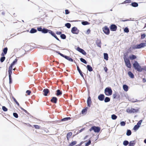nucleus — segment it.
<instances>
[{
	"mask_svg": "<svg viewBox=\"0 0 146 146\" xmlns=\"http://www.w3.org/2000/svg\"><path fill=\"white\" fill-rule=\"evenodd\" d=\"M52 31L44 27L42 28V33L44 34L49 33L50 34H51Z\"/></svg>",
	"mask_w": 146,
	"mask_h": 146,
	"instance_id": "9d476101",
	"label": "nucleus"
},
{
	"mask_svg": "<svg viewBox=\"0 0 146 146\" xmlns=\"http://www.w3.org/2000/svg\"><path fill=\"white\" fill-rule=\"evenodd\" d=\"M31 92L30 90H27L26 91V93L28 95H29L31 93Z\"/></svg>",
	"mask_w": 146,
	"mask_h": 146,
	"instance_id": "69168bd1",
	"label": "nucleus"
},
{
	"mask_svg": "<svg viewBox=\"0 0 146 146\" xmlns=\"http://www.w3.org/2000/svg\"><path fill=\"white\" fill-rule=\"evenodd\" d=\"M37 32V30L35 28H31V29L30 33L31 34L34 33H36Z\"/></svg>",
	"mask_w": 146,
	"mask_h": 146,
	"instance_id": "473e14b6",
	"label": "nucleus"
},
{
	"mask_svg": "<svg viewBox=\"0 0 146 146\" xmlns=\"http://www.w3.org/2000/svg\"><path fill=\"white\" fill-rule=\"evenodd\" d=\"M104 59L106 60H108V53H104Z\"/></svg>",
	"mask_w": 146,
	"mask_h": 146,
	"instance_id": "2f4dec72",
	"label": "nucleus"
},
{
	"mask_svg": "<svg viewBox=\"0 0 146 146\" xmlns=\"http://www.w3.org/2000/svg\"><path fill=\"white\" fill-rule=\"evenodd\" d=\"M123 88L125 91L127 92L129 89L128 86L126 84H123Z\"/></svg>",
	"mask_w": 146,
	"mask_h": 146,
	"instance_id": "b1692460",
	"label": "nucleus"
},
{
	"mask_svg": "<svg viewBox=\"0 0 146 146\" xmlns=\"http://www.w3.org/2000/svg\"><path fill=\"white\" fill-rule=\"evenodd\" d=\"M76 50L84 55H85L87 54L86 52L84 49L80 48L79 47H78L76 48Z\"/></svg>",
	"mask_w": 146,
	"mask_h": 146,
	"instance_id": "9b49d317",
	"label": "nucleus"
},
{
	"mask_svg": "<svg viewBox=\"0 0 146 146\" xmlns=\"http://www.w3.org/2000/svg\"><path fill=\"white\" fill-rule=\"evenodd\" d=\"M117 118V116L115 114H113L111 115V118L113 120H115Z\"/></svg>",
	"mask_w": 146,
	"mask_h": 146,
	"instance_id": "37998d69",
	"label": "nucleus"
},
{
	"mask_svg": "<svg viewBox=\"0 0 146 146\" xmlns=\"http://www.w3.org/2000/svg\"><path fill=\"white\" fill-rule=\"evenodd\" d=\"M139 127H140L139 126L136 124L134 126L133 129L135 131H136L139 129Z\"/></svg>",
	"mask_w": 146,
	"mask_h": 146,
	"instance_id": "ea45409f",
	"label": "nucleus"
},
{
	"mask_svg": "<svg viewBox=\"0 0 146 146\" xmlns=\"http://www.w3.org/2000/svg\"><path fill=\"white\" fill-rule=\"evenodd\" d=\"M127 74L131 78H134V74L130 71L128 72Z\"/></svg>",
	"mask_w": 146,
	"mask_h": 146,
	"instance_id": "393cba45",
	"label": "nucleus"
},
{
	"mask_svg": "<svg viewBox=\"0 0 146 146\" xmlns=\"http://www.w3.org/2000/svg\"><path fill=\"white\" fill-rule=\"evenodd\" d=\"M56 34L57 35H60L62 34V33L61 31H57L56 32Z\"/></svg>",
	"mask_w": 146,
	"mask_h": 146,
	"instance_id": "338daca9",
	"label": "nucleus"
},
{
	"mask_svg": "<svg viewBox=\"0 0 146 146\" xmlns=\"http://www.w3.org/2000/svg\"><path fill=\"white\" fill-rule=\"evenodd\" d=\"M9 77V83L10 84H11L12 83V76Z\"/></svg>",
	"mask_w": 146,
	"mask_h": 146,
	"instance_id": "bf43d9fd",
	"label": "nucleus"
},
{
	"mask_svg": "<svg viewBox=\"0 0 146 146\" xmlns=\"http://www.w3.org/2000/svg\"><path fill=\"white\" fill-rule=\"evenodd\" d=\"M65 26L68 29H70L71 27V24L70 23H67L65 24Z\"/></svg>",
	"mask_w": 146,
	"mask_h": 146,
	"instance_id": "79ce46f5",
	"label": "nucleus"
},
{
	"mask_svg": "<svg viewBox=\"0 0 146 146\" xmlns=\"http://www.w3.org/2000/svg\"><path fill=\"white\" fill-rule=\"evenodd\" d=\"M101 41L100 40L98 39V38H97V40L96 41V44L97 46L99 47H101Z\"/></svg>",
	"mask_w": 146,
	"mask_h": 146,
	"instance_id": "412c9836",
	"label": "nucleus"
},
{
	"mask_svg": "<svg viewBox=\"0 0 146 146\" xmlns=\"http://www.w3.org/2000/svg\"><path fill=\"white\" fill-rule=\"evenodd\" d=\"M92 103L91 98L89 95L88 97L87 101V106L88 107H90Z\"/></svg>",
	"mask_w": 146,
	"mask_h": 146,
	"instance_id": "ddd939ff",
	"label": "nucleus"
},
{
	"mask_svg": "<svg viewBox=\"0 0 146 146\" xmlns=\"http://www.w3.org/2000/svg\"><path fill=\"white\" fill-rule=\"evenodd\" d=\"M8 50V48L6 47L4 48L3 50V52H2L1 55V56H4L6 54Z\"/></svg>",
	"mask_w": 146,
	"mask_h": 146,
	"instance_id": "f3484780",
	"label": "nucleus"
},
{
	"mask_svg": "<svg viewBox=\"0 0 146 146\" xmlns=\"http://www.w3.org/2000/svg\"><path fill=\"white\" fill-rule=\"evenodd\" d=\"M2 109L3 111L5 112L7 111L8 110V109L5 106H2Z\"/></svg>",
	"mask_w": 146,
	"mask_h": 146,
	"instance_id": "864d4df0",
	"label": "nucleus"
},
{
	"mask_svg": "<svg viewBox=\"0 0 146 146\" xmlns=\"http://www.w3.org/2000/svg\"><path fill=\"white\" fill-rule=\"evenodd\" d=\"M60 37L61 39H65L66 38V36L64 34H62L60 35Z\"/></svg>",
	"mask_w": 146,
	"mask_h": 146,
	"instance_id": "c03bdc74",
	"label": "nucleus"
},
{
	"mask_svg": "<svg viewBox=\"0 0 146 146\" xmlns=\"http://www.w3.org/2000/svg\"><path fill=\"white\" fill-rule=\"evenodd\" d=\"M103 31L106 35H108L110 33V31L109 28L107 26H105L102 28Z\"/></svg>",
	"mask_w": 146,
	"mask_h": 146,
	"instance_id": "1a4fd4ad",
	"label": "nucleus"
},
{
	"mask_svg": "<svg viewBox=\"0 0 146 146\" xmlns=\"http://www.w3.org/2000/svg\"><path fill=\"white\" fill-rule=\"evenodd\" d=\"M131 0H126L122 3H120V4H124L127 3H131ZM119 4V5L120 4Z\"/></svg>",
	"mask_w": 146,
	"mask_h": 146,
	"instance_id": "49530a36",
	"label": "nucleus"
},
{
	"mask_svg": "<svg viewBox=\"0 0 146 146\" xmlns=\"http://www.w3.org/2000/svg\"><path fill=\"white\" fill-rule=\"evenodd\" d=\"M143 121L142 119L140 120L137 123V125L140 127V125H141V123Z\"/></svg>",
	"mask_w": 146,
	"mask_h": 146,
	"instance_id": "4d7b16f0",
	"label": "nucleus"
},
{
	"mask_svg": "<svg viewBox=\"0 0 146 146\" xmlns=\"http://www.w3.org/2000/svg\"><path fill=\"white\" fill-rule=\"evenodd\" d=\"M52 36H53L54 38H55L56 40H57L59 41L60 42V40L58 38V37L56 35L55 33L53 32V31L50 34Z\"/></svg>",
	"mask_w": 146,
	"mask_h": 146,
	"instance_id": "4be33fe9",
	"label": "nucleus"
},
{
	"mask_svg": "<svg viewBox=\"0 0 146 146\" xmlns=\"http://www.w3.org/2000/svg\"><path fill=\"white\" fill-rule=\"evenodd\" d=\"M58 101V99L56 97H53L50 100V101L54 104H56Z\"/></svg>",
	"mask_w": 146,
	"mask_h": 146,
	"instance_id": "a211bd4d",
	"label": "nucleus"
},
{
	"mask_svg": "<svg viewBox=\"0 0 146 146\" xmlns=\"http://www.w3.org/2000/svg\"><path fill=\"white\" fill-rule=\"evenodd\" d=\"M130 5L133 7H137L138 6V4L137 3L134 2H132L130 4Z\"/></svg>",
	"mask_w": 146,
	"mask_h": 146,
	"instance_id": "a878e982",
	"label": "nucleus"
},
{
	"mask_svg": "<svg viewBox=\"0 0 146 146\" xmlns=\"http://www.w3.org/2000/svg\"><path fill=\"white\" fill-rule=\"evenodd\" d=\"M13 68H11L9 67L8 70V73L9 74V77L12 76L11 75L12 73Z\"/></svg>",
	"mask_w": 146,
	"mask_h": 146,
	"instance_id": "5701e85b",
	"label": "nucleus"
},
{
	"mask_svg": "<svg viewBox=\"0 0 146 146\" xmlns=\"http://www.w3.org/2000/svg\"><path fill=\"white\" fill-rule=\"evenodd\" d=\"M110 30L112 31H116L117 29V27L114 24H112L110 27Z\"/></svg>",
	"mask_w": 146,
	"mask_h": 146,
	"instance_id": "f8f14e48",
	"label": "nucleus"
},
{
	"mask_svg": "<svg viewBox=\"0 0 146 146\" xmlns=\"http://www.w3.org/2000/svg\"><path fill=\"white\" fill-rule=\"evenodd\" d=\"M81 23L83 25H89L90 23L87 21H83Z\"/></svg>",
	"mask_w": 146,
	"mask_h": 146,
	"instance_id": "58836bf2",
	"label": "nucleus"
},
{
	"mask_svg": "<svg viewBox=\"0 0 146 146\" xmlns=\"http://www.w3.org/2000/svg\"><path fill=\"white\" fill-rule=\"evenodd\" d=\"M56 95L57 96H59L61 95L62 94V91H61L60 90L58 89L56 91Z\"/></svg>",
	"mask_w": 146,
	"mask_h": 146,
	"instance_id": "c756f323",
	"label": "nucleus"
},
{
	"mask_svg": "<svg viewBox=\"0 0 146 146\" xmlns=\"http://www.w3.org/2000/svg\"><path fill=\"white\" fill-rule=\"evenodd\" d=\"M128 52H127L124 53L123 59L126 66L129 68H131V65L129 58V57H128Z\"/></svg>",
	"mask_w": 146,
	"mask_h": 146,
	"instance_id": "f257e3e1",
	"label": "nucleus"
},
{
	"mask_svg": "<svg viewBox=\"0 0 146 146\" xmlns=\"http://www.w3.org/2000/svg\"><path fill=\"white\" fill-rule=\"evenodd\" d=\"M88 107H86L84 108L83 109L81 113L82 114H86L87 112V111L88 109Z\"/></svg>",
	"mask_w": 146,
	"mask_h": 146,
	"instance_id": "bb28decb",
	"label": "nucleus"
},
{
	"mask_svg": "<svg viewBox=\"0 0 146 146\" xmlns=\"http://www.w3.org/2000/svg\"><path fill=\"white\" fill-rule=\"evenodd\" d=\"M80 60L81 62L84 63L85 64H87V62L86 61L84 58H80Z\"/></svg>",
	"mask_w": 146,
	"mask_h": 146,
	"instance_id": "4c0bfd02",
	"label": "nucleus"
},
{
	"mask_svg": "<svg viewBox=\"0 0 146 146\" xmlns=\"http://www.w3.org/2000/svg\"><path fill=\"white\" fill-rule=\"evenodd\" d=\"M131 134V131L130 129H127L126 132V135L127 136L130 135Z\"/></svg>",
	"mask_w": 146,
	"mask_h": 146,
	"instance_id": "e433bc0d",
	"label": "nucleus"
},
{
	"mask_svg": "<svg viewBox=\"0 0 146 146\" xmlns=\"http://www.w3.org/2000/svg\"><path fill=\"white\" fill-rule=\"evenodd\" d=\"M13 116L16 118H18V115L17 113L16 112H14L13 113Z\"/></svg>",
	"mask_w": 146,
	"mask_h": 146,
	"instance_id": "5fc2aeb1",
	"label": "nucleus"
},
{
	"mask_svg": "<svg viewBox=\"0 0 146 146\" xmlns=\"http://www.w3.org/2000/svg\"><path fill=\"white\" fill-rule=\"evenodd\" d=\"M42 28L41 27V26L39 27H38L36 30L38 31L41 32H42Z\"/></svg>",
	"mask_w": 146,
	"mask_h": 146,
	"instance_id": "13d9d810",
	"label": "nucleus"
},
{
	"mask_svg": "<svg viewBox=\"0 0 146 146\" xmlns=\"http://www.w3.org/2000/svg\"><path fill=\"white\" fill-rule=\"evenodd\" d=\"M126 124V122L124 121H121L120 123V125L121 126H124Z\"/></svg>",
	"mask_w": 146,
	"mask_h": 146,
	"instance_id": "6e6d98bb",
	"label": "nucleus"
},
{
	"mask_svg": "<svg viewBox=\"0 0 146 146\" xmlns=\"http://www.w3.org/2000/svg\"><path fill=\"white\" fill-rule=\"evenodd\" d=\"M105 96L103 94H100L98 97V99L100 101H103L104 100Z\"/></svg>",
	"mask_w": 146,
	"mask_h": 146,
	"instance_id": "4468645a",
	"label": "nucleus"
},
{
	"mask_svg": "<svg viewBox=\"0 0 146 146\" xmlns=\"http://www.w3.org/2000/svg\"><path fill=\"white\" fill-rule=\"evenodd\" d=\"M91 143V141L90 139H89L88 141L85 144V146H88Z\"/></svg>",
	"mask_w": 146,
	"mask_h": 146,
	"instance_id": "09e8293b",
	"label": "nucleus"
},
{
	"mask_svg": "<svg viewBox=\"0 0 146 146\" xmlns=\"http://www.w3.org/2000/svg\"><path fill=\"white\" fill-rule=\"evenodd\" d=\"M65 11V14L66 15H68L70 13V11L68 9H66Z\"/></svg>",
	"mask_w": 146,
	"mask_h": 146,
	"instance_id": "680f3d73",
	"label": "nucleus"
},
{
	"mask_svg": "<svg viewBox=\"0 0 146 146\" xmlns=\"http://www.w3.org/2000/svg\"><path fill=\"white\" fill-rule=\"evenodd\" d=\"M117 93V92H116L115 91V92L113 93L112 95L113 99H116Z\"/></svg>",
	"mask_w": 146,
	"mask_h": 146,
	"instance_id": "a19ab883",
	"label": "nucleus"
},
{
	"mask_svg": "<svg viewBox=\"0 0 146 146\" xmlns=\"http://www.w3.org/2000/svg\"><path fill=\"white\" fill-rule=\"evenodd\" d=\"M77 66V70L78 71V72L80 74V75L81 76V77L83 78L84 79V76L83 74V73L80 69V68H79V66L77 65H76Z\"/></svg>",
	"mask_w": 146,
	"mask_h": 146,
	"instance_id": "dca6fc26",
	"label": "nucleus"
},
{
	"mask_svg": "<svg viewBox=\"0 0 146 146\" xmlns=\"http://www.w3.org/2000/svg\"><path fill=\"white\" fill-rule=\"evenodd\" d=\"M104 93L107 96H110L112 94V91L110 87H106L104 90Z\"/></svg>",
	"mask_w": 146,
	"mask_h": 146,
	"instance_id": "39448f33",
	"label": "nucleus"
},
{
	"mask_svg": "<svg viewBox=\"0 0 146 146\" xmlns=\"http://www.w3.org/2000/svg\"><path fill=\"white\" fill-rule=\"evenodd\" d=\"M100 127H99L93 125L90 127L89 130L90 131L93 130L95 133H98L100 131Z\"/></svg>",
	"mask_w": 146,
	"mask_h": 146,
	"instance_id": "423d86ee",
	"label": "nucleus"
},
{
	"mask_svg": "<svg viewBox=\"0 0 146 146\" xmlns=\"http://www.w3.org/2000/svg\"><path fill=\"white\" fill-rule=\"evenodd\" d=\"M146 36V35L145 33H144L143 34H141V39H143Z\"/></svg>",
	"mask_w": 146,
	"mask_h": 146,
	"instance_id": "603ef678",
	"label": "nucleus"
},
{
	"mask_svg": "<svg viewBox=\"0 0 146 146\" xmlns=\"http://www.w3.org/2000/svg\"><path fill=\"white\" fill-rule=\"evenodd\" d=\"M139 111L138 109H135L134 108H131V109L128 108L126 110V112L129 113H137Z\"/></svg>",
	"mask_w": 146,
	"mask_h": 146,
	"instance_id": "0eeeda50",
	"label": "nucleus"
},
{
	"mask_svg": "<svg viewBox=\"0 0 146 146\" xmlns=\"http://www.w3.org/2000/svg\"><path fill=\"white\" fill-rule=\"evenodd\" d=\"M133 66L135 70L139 72H141L143 70V66H141L137 61H134V63L133 64Z\"/></svg>",
	"mask_w": 146,
	"mask_h": 146,
	"instance_id": "f03ea898",
	"label": "nucleus"
},
{
	"mask_svg": "<svg viewBox=\"0 0 146 146\" xmlns=\"http://www.w3.org/2000/svg\"><path fill=\"white\" fill-rule=\"evenodd\" d=\"M55 52L56 53H57L60 55L61 56L64 58L65 59H66L68 61L72 62H73V59L71 58L70 56L63 54L58 51H55Z\"/></svg>",
	"mask_w": 146,
	"mask_h": 146,
	"instance_id": "20e7f679",
	"label": "nucleus"
},
{
	"mask_svg": "<svg viewBox=\"0 0 146 146\" xmlns=\"http://www.w3.org/2000/svg\"><path fill=\"white\" fill-rule=\"evenodd\" d=\"M129 142L127 140H124L123 142V144L124 146H127L129 144Z\"/></svg>",
	"mask_w": 146,
	"mask_h": 146,
	"instance_id": "de8ad7c7",
	"label": "nucleus"
},
{
	"mask_svg": "<svg viewBox=\"0 0 146 146\" xmlns=\"http://www.w3.org/2000/svg\"><path fill=\"white\" fill-rule=\"evenodd\" d=\"M17 59L16 58L10 64V66H9V67H10L11 68H13V66L15 65L17 63Z\"/></svg>",
	"mask_w": 146,
	"mask_h": 146,
	"instance_id": "aec40b11",
	"label": "nucleus"
},
{
	"mask_svg": "<svg viewBox=\"0 0 146 146\" xmlns=\"http://www.w3.org/2000/svg\"><path fill=\"white\" fill-rule=\"evenodd\" d=\"M85 141H81L79 144L77 145L78 146H81L82 145V144L84 142H85Z\"/></svg>",
	"mask_w": 146,
	"mask_h": 146,
	"instance_id": "774afa93",
	"label": "nucleus"
},
{
	"mask_svg": "<svg viewBox=\"0 0 146 146\" xmlns=\"http://www.w3.org/2000/svg\"><path fill=\"white\" fill-rule=\"evenodd\" d=\"M104 102L105 103H107L109 102L110 100V98L106 97L105 98H104Z\"/></svg>",
	"mask_w": 146,
	"mask_h": 146,
	"instance_id": "f704fd0d",
	"label": "nucleus"
},
{
	"mask_svg": "<svg viewBox=\"0 0 146 146\" xmlns=\"http://www.w3.org/2000/svg\"><path fill=\"white\" fill-rule=\"evenodd\" d=\"M43 95L45 96H47L48 94L50 92V91L47 88H45L43 90Z\"/></svg>",
	"mask_w": 146,
	"mask_h": 146,
	"instance_id": "2eb2a0df",
	"label": "nucleus"
},
{
	"mask_svg": "<svg viewBox=\"0 0 146 146\" xmlns=\"http://www.w3.org/2000/svg\"><path fill=\"white\" fill-rule=\"evenodd\" d=\"M124 31L125 33H127L129 32V30L128 27H125L124 29Z\"/></svg>",
	"mask_w": 146,
	"mask_h": 146,
	"instance_id": "3c124183",
	"label": "nucleus"
},
{
	"mask_svg": "<svg viewBox=\"0 0 146 146\" xmlns=\"http://www.w3.org/2000/svg\"><path fill=\"white\" fill-rule=\"evenodd\" d=\"M132 52V49H131V47H130L129 48H128L127 50V52H128V53L131 52Z\"/></svg>",
	"mask_w": 146,
	"mask_h": 146,
	"instance_id": "0e129e2a",
	"label": "nucleus"
},
{
	"mask_svg": "<svg viewBox=\"0 0 146 146\" xmlns=\"http://www.w3.org/2000/svg\"><path fill=\"white\" fill-rule=\"evenodd\" d=\"M72 132H69L67 133L66 135V138L68 141H69V139L72 135Z\"/></svg>",
	"mask_w": 146,
	"mask_h": 146,
	"instance_id": "c85d7f7f",
	"label": "nucleus"
},
{
	"mask_svg": "<svg viewBox=\"0 0 146 146\" xmlns=\"http://www.w3.org/2000/svg\"><path fill=\"white\" fill-rule=\"evenodd\" d=\"M5 56H2L0 58V62H3L5 60Z\"/></svg>",
	"mask_w": 146,
	"mask_h": 146,
	"instance_id": "8fccbe9b",
	"label": "nucleus"
},
{
	"mask_svg": "<svg viewBox=\"0 0 146 146\" xmlns=\"http://www.w3.org/2000/svg\"><path fill=\"white\" fill-rule=\"evenodd\" d=\"M90 32L91 30L90 29H89L87 30L86 31V32L85 33L87 35H88L90 33Z\"/></svg>",
	"mask_w": 146,
	"mask_h": 146,
	"instance_id": "052dcab7",
	"label": "nucleus"
},
{
	"mask_svg": "<svg viewBox=\"0 0 146 146\" xmlns=\"http://www.w3.org/2000/svg\"><path fill=\"white\" fill-rule=\"evenodd\" d=\"M146 46V43L144 42H142L139 44H137L136 45H133L132 47V50H135L144 47Z\"/></svg>",
	"mask_w": 146,
	"mask_h": 146,
	"instance_id": "7ed1b4c3",
	"label": "nucleus"
},
{
	"mask_svg": "<svg viewBox=\"0 0 146 146\" xmlns=\"http://www.w3.org/2000/svg\"><path fill=\"white\" fill-rule=\"evenodd\" d=\"M137 56L136 55L134 54H132L130 55L129 56V59L131 60H132L136 59Z\"/></svg>",
	"mask_w": 146,
	"mask_h": 146,
	"instance_id": "6ab92c4d",
	"label": "nucleus"
},
{
	"mask_svg": "<svg viewBox=\"0 0 146 146\" xmlns=\"http://www.w3.org/2000/svg\"><path fill=\"white\" fill-rule=\"evenodd\" d=\"M135 140L130 141L129 143L128 146H134L135 144Z\"/></svg>",
	"mask_w": 146,
	"mask_h": 146,
	"instance_id": "7c9ffc66",
	"label": "nucleus"
},
{
	"mask_svg": "<svg viewBox=\"0 0 146 146\" xmlns=\"http://www.w3.org/2000/svg\"><path fill=\"white\" fill-rule=\"evenodd\" d=\"M33 127H34L35 129H40V126H39L38 125H33Z\"/></svg>",
	"mask_w": 146,
	"mask_h": 146,
	"instance_id": "a18cd8bd",
	"label": "nucleus"
},
{
	"mask_svg": "<svg viewBox=\"0 0 146 146\" xmlns=\"http://www.w3.org/2000/svg\"><path fill=\"white\" fill-rule=\"evenodd\" d=\"M116 98L119 100L121 99L120 96L119 94L118 93H117V97Z\"/></svg>",
	"mask_w": 146,
	"mask_h": 146,
	"instance_id": "e2e57ef3",
	"label": "nucleus"
},
{
	"mask_svg": "<svg viewBox=\"0 0 146 146\" xmlns=\"http://www.w3.org/2000/svg\"><path fill=\"white\" fill-rule=\"evenodd\" d=\"M77 141H72L68 145V146H73L76 145L77 143Z\"/></svg>",
	"mask_w": 146,
	"mask_h": 146,
	"instance_id": "c9c22d12",
	"label": "nucleus"
},
{
	"mask_svg": "<svg viewBox=\"0 0 146 146\" xmlns=\"http://www.w3.org/2000/svg\"><path fill=\"white\" fill-rule=\"evenodd\" d=\"M79 31H80L76 27H74L71 29V32L73 34L78 35L79 33Z\"/></svg>",
	"mask_w": 146,
	"mask_h": 146,
	"instance_id": "6e6552de",
	"label": "nucleus"
},
{
	"mask_svg": "<svg viewBox=\"0 0 146 146\" xmlns=\"http://www.w3.org/2000/svg\"><path fill=\"white\" fill-rule=\"evenodd\" d=\"M87 69L89 72H91L93 70V68L90 65H88L86 66Z\"/></svg>",
	"mask_w": 146,
	"mask_h": 146,
	"instance_id": "cd10ccee",
	"label": "nucleus"
},
{
	"mask_svg": "<svg viewBox=\"0 0 146 146\" xmlns=\"http://www.w3.org/2000/svg\"><path fill=\"white\" fill-rule=\"evenodd\" d=\"M71 119V118L70 117H66L63 118V119H61V121H68L69 120Z\"/></svg>",
	"mask_w": 146,
	"mask_h": 146,
	"instance_id": "72a5a7b5",
	"label": "nucleus"
}]
</instances>
